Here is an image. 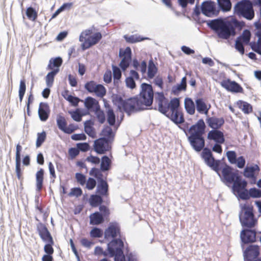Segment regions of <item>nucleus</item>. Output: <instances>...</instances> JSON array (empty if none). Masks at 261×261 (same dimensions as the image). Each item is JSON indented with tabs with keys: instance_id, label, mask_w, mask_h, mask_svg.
Wrapping results in <instances>:
<instances>
[{
	"instance_id": "69168bd1",
	"label": "nucleus",
	"mask_w": 261,
	"mask_h": 261,
	"mask_svg": "<svg viewBox=\"0 0 261 261\" xmlns=\"http://www.w3.org/2000/svg\"><path fill=\"white\" fill-rule=\"evenodd\" d=\"M79 152H86L90 149V145L87 142L78 143L76 145Z\"/></svg>"
},
{
	"instance_id": "1a4fd4ad",
	"label": "nucleus",
	"mask_w": 261,
	"mask_h": 261,
	"mask_svg": "<svg viewBox=\"0 0 261 261\" xmlns=\"http://www.w3.org/2000/svg\"><path fill=\"white\" fill-rule=\"evenodd\" d=\"M236 21L231 20H225L219 29L217 31L216 34L219 38L228 39L236 35Z\"/></svg>"
},
{
	"instance_id": "f704fd0d",
	"label": "nucleus",
	"mask_w": 261,
	"mask_h": 261,
	"mask_svg": "<svg viewBox=\"0 0 261 261\" xmlns=\"http://www.w3.org/2000/svg\"><path fill=\"white\" fill-rule=\"evenodd\" d=\"M100 170L103 172L110 170L111 168L112 162L111 161L109 156L107 155H104L102 156L100 160Z\"/></svg>"
},
{
	"instance_id": "0e129e2a",
	"label": "nucleus",
	"mask_w": 261,
	"mask_h": 261,
	"mask_svg": "<svg viewBox=\"0 0 261 261\" xmlns=\"http://www.w3.org/2000/svg\"><path fill=\"white\" fill-rule=\"evenodd\" d=\"M70 114L71 117L72 119L76 121V122H81L82 120V116L84 115H86L87 113H85L83 115L80 114L76 110L75 111H70L68 112Z\"/></svg>"
},
{
	"instance_id": "603ef678",
	"label": "nucleus",
	"mask_w": 261,
	"mask_h": 261,
	"mask_svg": "<svg viewBox=\"0 0 261 261\" xmlns=\"http://www.w3.org/2000/svg\"><path fill=\"white\" fill-rule=\"evenodd\" d=\"M94 112L98 122L100 124L104 123L106 121V115L104 111L99 109Z\"/></svg>"
},
{
	"instance_id": "37998d69",
	"label": "nucleus",
	"mask_w": 261,
	"mask_h": 261,
	"mask_svg": "<svg viewBox=\"0 0 261 261\" xmlns=\"http://www.w3.org/2000/svg\"><path fill=\"white\" fill-rule=\"evenodd\" d=\"M201 13H202L201 5H199V0H197V2H196V4L195 6V7L193 9L192 16L193 17H195L196 19H198L197 21H198L199 23H204L205 22V21L202 20H201L199 18Z\"/></svg>"
},
{
	"instance_id": "de8ad7c7",
	"label": "nucleus",
	"mask_w": 261,
	"mask_h": 261,
	"mask_svg": "<svg viewBox=\"0 0 261 261\" xmlns=\"http://www.w3.org/2000/svg\"><path fill=\"white\" fill-rule=\"evenodd\" d=\"M46 243L45 244L44 246V251L46 254H51L53 255L54 252V249L53 247V246L54 245V241L53 239H51V240L45 242Z\"/></svg>"
},
{
	"instance_id": "473e14b6",
	"label": "nucleus",
	"mask_w": 261,
	"mask_h": 261,
	"mask_svg": "<svg viewBox=\"0 0 261 261\" xmlns=\"http://www.w3.org/2000/svg\"><path fill=\"white\" fill-rule=\"evenodd\" d=\"M184 107L187 113L193 115L195 112V102L190 97H186L184 100Z\"/></svg>"
},
{
	"instance_id": "f03ea898",
	"label": "nucleus",
	"mask_w": 261,
	"mask_h": 261,
	"mask_svg": "<svg viewBox=\"0 0 261 261\" xmlns=\"http://www.w3.org/2000/svg\"><path fill=\"white\" fill-rule=\"evenodd\" d=\"M114 105L120 112H125L128 116L148 109L153 101V90L150 84L143 83L141 85L140 97H132L123 99L121 96L113 94L111 96Z\"/></svg>"
},
{
	"instance_id": "ddd939ff",
	"label": "nucleus",
	"mask_w": 261,
	"mask_h": 261,
	"mask_svg": "<svg viewBox=\"0 0 261 261\" xmlns=\"http://www.w3.org/2000/svg\"><path fill=\"white\" fill-rule=\"evenodd\" d=\"M119 57L122 58L119 66L123 71H125L132 63V51L130 47L128 46L124 49L120 48L119 51Z\"/></svg>"
},
{
	"instance_id": "8fccbe9b",
	"label": "nucleus",
	"mask_w": 261,
	"mask_h": 261,
	"mask_svg": "<svg viewBox=\"0 0 261 261\" xmlns=\"http://www.w3.org/2000/svg\"><path fill=\"white\" fill-rule=\"evenodd\" d=\"M239 37H241V40L245 44H248L251 39V32L248 29H245L243 31L241 35Z\"/></svg>"
},
{
	"instance_id": "4d7b16f0",
	"label": "nucleus",
	"mask_w": 261,
	"mask_h": 261,
	"mask_svg": "<svg viewBox=\"0 0 261 261\" xmlns=\"http://www.w3.org/2000/svg\"><path fill=\"white\" fill-rule=\"evenodd\" d=\"M195 2V0H177L178 4L183 9V12H187L186 9L188 7V5H193Z\"/></svg>"
},
{
	"instance_id": "7ed1b4c3",
	"label": "nucleus",
	"mask_w": 261,
	"mask_h": 261,
	"mask_svg": "<svg viewBox=\"0 0 261 261\" xmlns=\"http://www.w3.org/2000/svg\"><path fill=\"white\" fill-rule=\"evenodd\" d=\"M155 94L154 100L158 108H154V110H158L176 125L185 122L184 114L180 110L179 98H172L169 101L163 92H156Z\"/></svg>"
},
{
	"instance_id": "680f3d73",
	"label": "nucleus",
	"mask_w": 261,
	"mask_h": 261,
	"mask_svg": "<svg viewBox=\"0 0 261 261\" xmlns=\"http://www.w3.org/2000/svg\"><path fill=\"white\" fill-rule=\"evenodd\" d=\"M82 194L83 191L80 187H74L71 189L68 195L70 197L75 196L77 198L81 196Z\"/></svg>"
},
{
	"instance_id": "0eeeda50",
	"label": "nucleus",
	"mask_w": 261,
	"mask_h": 261,
	"mask_svg": "<svg viewBox=\"0 0 261 261\" xmlns=\"http://www.w3.org/2000/svg\"><path fill=\"white\" fill-rule=\"evenodd\" d=\"M234 13L239 17L251 20L255 16L254 11L250 0H241L233 7Z\"/></svg>"
},
{
	"instance_id": "79ce46f5",
	"label": "nucleus",
	"mask_w": 261,
	"mask_h": 261,
	"mask_svg": "<svg viewBox=\"0 0 261 261\" xmlns=\"http://www.w3.org/2000/svg\"><path fill=\"white\" fill-rule=\"evenodd\" d=\"M102 172H103L101 171L100 168L98 169L96 167H93L90 170L89 174L90 176L95 178L97 181H98L105 178Z\"/></svg>"
},
{
	"instance_id": "58836bf2",
	"label": "nucleus",
	"mask_w": 261,
	"mask_h": 261,
	"mask_svg": "<svg viewBox=\"0 0 261 261\" xmlns=\"http://www.w3.org/2000/svg\"><path fill=\"white\" fill-rule=\"evenodd\" d=\"M158 71V68L155 66L153 60L150 59L148 62L147 77L149 79L153 78Z\"/></svg>"
},
{
	"instance_id": "f8f14e48",
	"label": "nucleus",
	"mask_w": 261,
	"mask_h": 261,
	"mask_svg": "<svg viewBox=\"0 0 261 261\" xmlns=\"http://www.w3.org/2000/svg\"><path fill=\"white\" fill-rule=\"evenodd\" d=\"M123 238L121 234V229L119 224L117 222H110L108 227L104 232V238L109 241L115 238Z\"/></svg>"
},
{
	"instance_id": "dca6fc26",
	"label": "nucleus",
	"mask_w": 261,
	"mask_h": 261,
	"mask_svg": "<svg viewBox=\"0 0 261 261\" xmlns=\"http://www.w3.org/2000/svg\"><path fill=\"white\" fill-rule=\"evenodd\" d=\"M260 171L259 167L257 164L247 165L244 169L243 176L249 179L250 184H255L256 182L257 176Z\"/></svg>"
},
{
	"instance_id": "5fc2aeb1",
	"label": "nucleus",
	"mask_w": 261,
	"mask_h": 261,
	"mask_svg": "<svg viewBox=\"0 0 261 261\" xmlns=\"http://www.w3.org/2000/svg\"><path fill=\"white\" fill-rule=\"evenodd\" d=\"M234 47L241 55L244 54V47L243 42L241 40V37H238L235 40Z\"/></svg>"
},
{
	"instance_id": "f257e3e1",
	"label": "nucleus",
	"mask_w": 261,
	"mask_h": 261,
	"mask_svg": "<svg viewBox=\"0 0 261 261\" xmlns=\"http://www.w3.org/2000/svg\"><path fill=\"white\" fill-rule=\"evenodd\" d=\"M188 125L189 124L186 123L181 129L187 136L191 146L197 152L202 151L201 157L205 164L213 170L218 171L217 166L220 163V161L215 159L208 147H205V140L203 135L205 132L206 125L203 119H199L189 128Z\"/></svg>"
},
{
	"instance_id": "4c0bfd02",
	"label": "nucleus",
	"mask_w": 261,
	"mask_h": 261,
	"mask_svg": "<svg viewBox=\"0 0 261 261\" xmlns=\"http://www.w3.org/2000/svg\"><path fill=\"white\" fill-rule=\"evenodd\" d=\"M219 8L223 12H228L232 8L231 0H217Z\"/></svg>"
},
{
	"instance_id": "052dcab7",
	"label": "nucleus",
	"mask_w": 261,
	"mask_h": 261,
	"mask_svg": "<svg viewBox=\"0 0 261 261\" xmlns=\"http://www.w3.org/2000/svg\"><path fill=\"white\" fill-rule=\"evenodd\" d=\"M125 256L127 261H138L136 254L135 253L129 251L127 243L126 242Z\"/></svg>"
},
{
	"instance_id": "aec40b11",
	"label": "nucleus",
	"mask_w": 261,
	"mask_h": 261,
	"mask_svg": "<svg viewBox=\"0 0 261 261\" xmlns=\"http://www.w3.org/2000/svg\"><path fill=\"white\" fill-rule=\"evenodd\" d=\"M192 75L191 71L186 72V75L181 79L180 83L172 87L171 94L178 96L182 91H186L187 87V76L191 77Z\"/></svg>"
},
{
	"instance_id": "a19ab883",
	"label": "nucleus",
	"mask_w": 261,
	"mask_h": 261,
	"mask_svg": "<svg viewBox=\"0 0 261 261\" xmlns=\"http://www.w3.org/2000/svg\"><path fill=\"white\" fill-rule=\"evenodd\" d=\"M107 120L110 126H114L116 123V115L113 109L107 110L106 112Z\"/></svg>"
},
{
	"instance_id": "ea45409f",
	"label": "nucleus",
	"mask_w": 261,
	"mask_h": 261,
	"mask_svg": "<svg viewBox=\"0 0 261 261\" xmlns=\"http://www.w3.org/2000/svg\"><path fill=\"white\" fill-rule=\"evenodd\" d=\"M237 105L245 114H249L252 111V106L246 101L239 100L237 102Z\"/></svg>"
},
{
	"instance_id": "5701e85b",
	"label": "nucleus",
	"mask_w": 261,
	"mask_h": 261,
	"mask_svg": "<svg viewBox=\"0 0 261 261\" xmlns=\"http://www.w3.org/2000/svg\"><path fill=\"white\" fill-rule=\"evenodd\" d=\"M109 186L107 181V176L105 178L97 181L95 193L107 198L109 196Z\"/></svg>"
},
{
	"instance_id": "9b49d317",
	"label": "nucleus",
	"mask_w": 261,
	"mask_h": 261,
	"mask_svg": "<svg viewBox=\"0 0 261 261\" xmlns=\"http://www.w3.org/2000/svg\"><path fill=\"white\" fill-rule=\"evenodd\" d=\"M255 227V226L242 227L243 229L240 232L241 247L242 249H244L245 245L254 243L257 241L256 231L254 229Z\"/></svg>"
},
{
	"instance_id": "e2e57ef3",
	"label": "nucleus",
	"mask_w": 261,
	"mask_h": 261,
	"mask_svg": "<svg viewBox=\"0 0 261 261\" xmlns=\"http://www.w3.org/2000/svg\"><path fill=\"white\" fill-rule=\"evenodd\" d=\"M97 180L95 178L90 177L86 182V187L89 190H93L96 186Z\"/></svg>"
},
{
	"instance_id": "72a5a7b5",
	"label": "nucleus",
	"mask_w": 261,
	"mask_h": 261,
	"mask_svg": "<svg viewBox=\"0 0 261 261\" xmlns=\"http://www.w3.org/2000/svg\"><path fill=\"white\" fill-rule=\"evenodd\" d=\"M100 135L105 137L108 141L113 142L115 138V133L113 132L112 128L108 125L104 126L101 130Z\"/></svg>"
},
{
	"instance_id": "6e6552de",
	"label": "nucleus",
	"mask_w": 261,
	"mask_h": 261,
	"mask_svg": "<svg viewBox=\"0 0 261 261\" xmlns=\"http://www.w3.org/2000/svg\"><path fill=\"white\" fill-rule=\"evenodd\" d=\"M63 63L62 58L60 57L51 58L47 67V70H50L45 76L46 84L47 87H52L56 75L60 71V67Z\"/></svg>"
},
{
	"instance_id": "7c9ffc66",
	"label": "nucleus",
	"mask_w": 261,
	"mask_h": 261,
	"mask_svg": "<svg viewBox=\"0 0 261 261\" xmlns=\"http://www.w3.org/2000/svg\"><path fill=\"white\" fill-rule=\"evenodd\" d=\"M225 20V19L223 18L219 17L213 20L205 21V22H206L207 26L213 30L216 34L217 31L219 29Z\"/></svg>"
},
{
	"instance_id": "bb28decb",
	"label": "nucleus",
	"mask_w": 261,
	"mask_h": 261,
	"mask_svg": "<svg viewBox=\"0 0 261 261\" xmlns=\"http://www.w3.org/2000/svg\"><path fill=\"white\" fill-rule=\"evenodd\" d=\"M84 106L87 110L94 112L100 109L98 101L94 98L88 96L85 100Z\"/></svg>"
},
{
	"instance_id": "a18cd8bd",
	"label": "nucleus",
	"mask_w": 261,
	"mask_h": 261,
	"mask_svg": "<svg viewBox=\"0 0 261 261\" xmlns=\"http://www.w3.org/2000/svg\"><path fill=\"white\" fill-rule=\"evenodd\" d=\"M26 91V83L24 79H22L20 81L18 96L20 102H22Z\"/></svg>"
},
{
	"instance_id": "864d4df0",
	"label": "nucleus",
	"mask_w": 261,
	"mask_h": 261,
	"mask_svg": "<svg viewBox=\"0 0 261 261\" xmlns=\"http://www.w3.org/2000/svg\"><path fill=\"white\" fill-rule=\"evenodd\" d=\"M97 85L94 81H90L85 83L84 88L89 93H92L95 91Z\"/></svg>"
},
{
	"instance_id": "13d9d810",
	"label": "nucleus",
	"mask_w": 261,
	"mask_h": 261,
	"mask_svg": "<svg viewBox=\"0 0 261 261\" xmlns=\"http://www.w3.org/2000/svg\"><path fill=\"white\" fill-rule=\"evenodd\" d=\"M98 207L99 210V211H98V213H100V215L107 220L110 214L109 209L107 206L103 204Z\"/></svg>"
},
{
	"instance_id": "4468645a",
	"label": "nucleus",
	"mask_w": 261,
	"mask_h": 261,
	"mask_svg": "<svg viewBox=\"0 0 261 261\" xmlns=\"http://www.w3.org/2000/svg\"><path fill=\"white\" fill-rule=\"evenodd\" d=\"M202 14L208 17L217 16L219 13L216 4L211 0H207L201 4Z\"/></svg>"
},
{
	"instance_id": "39448f33",
	"label": "nucleus",
	"mask_w": 261,
	"mask_h": 261,
	"mask_svg": "<svg viewBox=\"0 0 261 261\" xmlns=\"http://www.w3.org/2000/svg\"><path fill=\"white\" fill-rule=\"evenodd\" d=\"M240 206L239 217L242 226H256L257 219L254 214L253 206L248 204H241Z\"/></svg>"
},
{
	"instance_id": "338daca9",
	"label": "nucleus",
	"mask_w": 261,
	"mask_h": 261,
	"mask_svg": "<svg viewBox=\"0 0 261 261\" xmlns=\"http://www.w3.org/2000/svg\"><path fill=\"white\" fill-rule=\"evenodd\" d=\"M84 131L90 137L94 139L96 137V134L95 128L92 126H85Z\"/></svg>"
},
{
	"instance_id": "c85d7f7f",
	"label": "nucleus",
	"mask_w": 261,
	"mask_h": 261,
	"mask_svg": "<svg viewBox=\"0 0 261 261\" xmlns=\"http://www.w3.org/2000/svg\"><path fill=\"white\" fill-rule=\"evenodd\" d=\"M89 223L92 225H98L104 223L107 220L103 218L98 211L92 213L89 216Z\"/></svg>"
},
{
	"instance_id": "2f4dec72",
	"label": "nucleus",
	"mask_w": 261,
	"mask_h": 261,
	"mask_svg": "<svg viewBox=\"0 0 261 261\" xmlns=\"http://www.w3.org/2000/svg\"><path fill=\"white\" fill-rule=\"evenodd\" d=\"M112 68L113 75V84L115 87L118 88L122 76V70L117 66L114 64H112Z\"/></svg>"
},
{
	"instance_id": "6ab92c4d",
	"label": "nucleus",
	"mask_w": 261,
	"mask_h": 261,
	"mask_svg": "<svg viewBox=\"0 0 261 261\" xmlns=\"http://www.w3.org/2000/svg\"><path fill=\"white\" fill-rule=\"evenodd\" d=\"M102 36L100 32H95L85 39L82 43L81 48L83 50H85L96 45L102 39Z\"/></svg>"
},
{
	"instance_id": "bf43d9fd",
	"label": "nucleus",
	"mask_w": 261,
	"mask_h": 261,
	"mask_svg": "<svg viewBox=\"0 0 261 261\" xmlns=\"http://www.w3.org/2000/svg\"><path fill=\"white\" fill-rule=\"evenodd\" d=\"M250 47L253 51L261 55V39H258L256 43L251 42Z\"/></svg>"
},
{
	"instance_id": "2eb2a0df",
	"label": "nucleus",
	"mask_w": 261,
	"mask_h": 261,
	"mask_svg": "<svg viewBox=\"0 0 261 261\" xmlns=\"http://www.w3.org/2000/svg\"><path fill=\"white\" fill-rule=\"evenodd\" d=\"M106 139L105 137H100L94 142V150L98 154H105L111 149V144L112 142Z\"/></svg>"
},
{
	"instance_id": "cd10ccee",
	"label": "nucleus",
	"mask_w": 261,
	"mask_h": 261,
	"mask_svg": "<svg viewBox=\"0 0 261 261\" xmlns=\"http://www.w3.org/2000/svg\"><path fill=\"white\" fill-rule=\"evenodd\" d=\"M105 198L103 196L95 193L90 195L89 203L92 207H96L102 205L105 202Z\"/></svg>"
},
{
	"instance_id": "20e7f679",
	"label": "nucleus",
	"mask_w": 261,
	"mask_h": 261,
	"mask_svg": "<svg viewBox=\"0 0 261 261\" xmlns=\"http://www.w3.org/2000/svg\"><path fill=\"white\" fill-rule=\"evenodd\" d=\"M248 181L241 177L238 178L231 186L232 193L237 199L247 201L252 198H259L261 197V190L255 187L247 189Z\"/></svg>"
},
{
	"instance_id": "c03bdc74",
	"label": "nucleus",
	"mask_w": 261,
	"mask_h": 261,
	"mask_svg": "<svg viewBox=\"0 0 261 261\" xmlns=\"http://www.w3.org/2000/svg\"><path fill=\"white\" fill-rule=\"evenodd\" d=\"M25 14L28 19L33 21H35L37 19L38 12L32 6L29 7L27 9Z\"/></svg>"
},
{
	"instance_id": "3c124183",
	"label": "nucleus",
	"mask_w": 261,
	"mask_h": 261,
	"mask_svg": "<svg viewBox=\"0 0 261 261\" xmlns=\"http://www.w3.org/2000/svg\"><path fill=\"white\" fill-rule=\"evenodd\" d=\"M94 93L98 97H102L106 94L107 90L106 88L101 84H97Z\"/></svg>"
},
{
	"instance_id": "49530a36",
	"label": "nucleus",
	"mask_w": 261,
	"mask_h": 261,
	"mask_svg": "<svg viewBox=\"0 0 261 261\" xmlns=\"http://www.w3.org/2000/svg\"><path fill=\"white\" fill-rule=\"evenodd\" d=\"M46 138V133L43 130L41 133H37V138L36 142V146L37 148L40 147L44 142Z\"/></svg>"
},
{
	"instance_id": "f3484780",
	"label": "nucleus",
	"mask_w": 261,
	"mask_h": 261,
	"mask_svg": "<svg viewBox=\"0 0 261 261\" xmlns=\"http://www.w3.org/2000/svg\"><path fill=\"white\" fill-rule=\"evenodd\" d=\"M220 85L227 91L232 93H243V89L240 84L235 81H231L229 79L223 80Z\"/></svg>"
},
{
	"instance_id": "a211bd4d",
	"label": "nucleus",
	"mask_w": 261,
	"mask_h": 261,
	"mask_svg": "<svg viewBox=\"0 0 261 261\" xmlns=\"http://www.w3.org/2000/svg\"><path fill=\"white\" fill-rule=\"evenodd\" d=\"M243 250L244 261H251L256 259L259 255V247L256 245H250Z\"/></svg>"
},
{
	"instance_id": "09e8293b",
	"label": "nucleus",
	"mask_w": 261,
	"mask_h": 261,
	"mask_svg": "<svg viewBox=\"0 0 261 261\" xmlns=\"http://www.w3.org/2000/svg\"><path fill=\"white\" fill-rule=\"evenodd\" d=\"M104 235L103 230L98 227H93L90 232V235L92 238H99Z\"/></svg>"
},
{
	"instance_id": "9d476101",
	"label": "nucleus",
	"mask_w": 261,
	"mask_h": 261,
	"mask_svg": "<svg viewBox=\"0 0 261 261\" xmlns=\"http://www.w3.org/2000/svg\"><path fill=\"white\" fill-rule=\"evenodd\" d=\"M124 241L125 238H115L109 241L107 244V252L109 258L113 257L116 255H122L125 247Z\"/></svg>"
},
{
	"instance_id": "423d86ee",
	"label": "nucleus",
	"mask_w": 261,
	"mask_h": 261,
	"mask_svg": "<svg viewBox=\"0 0 261 261\" xmlns=\"http://www.w3.org/2000/svg\"><path fill=\"white\" fill-rule=\"evenodd\" d=\"M219 160L220 161V163L217 166L218 171L217 172L215 171L220 177L222 181L226 186H229L231 184L233 185L238 178L240 177L243 178L241 175L238 174L237 172L239 171L238 170L236 169L235 171H233V168L227 164H225L221 168L220 167L221 161Z\"/></svg>"
},
{
	"instance_id": "774afa93",
	"label": "nucleus",
	"mask_w": 261,
	"mask_h": 261,
	"mask_svg": "<svg viewBox=\"0 0 261 261\" xmlns=\"http://www.w3.org/2000/svg\"><path fill=\"white\" fill-rule=\"evenodd\" d=\"M75 179L77 182L81 186L85 185L86 182V177L82 173H76L75 175Z\"/></svg>"
},
{
	"instance_id": "412c9836",
	"label": "nucleus",
	"mask_w": 261,
	"mask_h": 261,
	"mask_svg": "<svg viewBox=\"0 0 261 261\" xmlns=\"http://www.w3.org/2000/svg\"><path fill=\"white\" fill-rule=\"evenodd\" d=\"M207 139L215 143H225V138L223 133L219 129H212L207 135Z\"/></svg>"
},
{
	"instance_id": "b1692460",
	"label": "nucleus",
	"mask_w": 261,
	"mask_h": 261,
	"mask_svg": "<svg viewBox=\"0 0 261 261\" xmlns=\"http://www.w3.org/2000/svg\"><path fill=\"white\" fill-rule=\"evenodd\" d=\"M205 121L208 126L212 129H219L225 123L223 117L217 118L215 116H207Z\"/></svg>"
},
{
	"instance_id": "4be33fe9",
	"label": "nucleus",
	"mask_w": 261,
	"mask_h": 261,
	"mask_svg": "<svg viewBox=\"0 0 261 261\" xmlns=\"http://www.w3.org/2000/svg\"><path fill=\"white\" fill-rule=\"evenodd\" d=\"M37 231L43 242H46L53 239V237L46 225L42 222H39L36 225Z\"/></svg>"
},
{
	"instance_id": "e433bc0d",
	"label": "nucleus",
	"mask_w": 261,
	"mask_h": 261,
	"mask_svg": "<svg viewBox=\"0 0 261 261\" xmlns=\"http://www.w3.org/2000/svg\"><path fill=\"white\" fill-rule=\"evenodd\" d=\"M56 122L58 128L64 133L67 126V122L65 118L63 116L58 114L57 116Z\"/></svg>"
},
{
	"instance_id": "393cba45",
	"label": "nucleus",
	"mask_w": 261,
	"mask_h": 261,
	"mask_svg": "<svg viewBox=\"0 0 261 261\" xmlns=\"http://www.w3.org/2000/svg\"><path fill=\"white\" fill-rule=\"evenodd\" d=\"M40 120L45 122L48 118L50 114V109L47 103L41 102L38 111Z\"/></svg>"
},
{
	"instance_id": "c9c22d12",
	"label": "nucleus",
	"mask_w": 261,
	"mask_h": 261,
	"mask_svg": "<svg viewBox=\"0 0 261 261\" xmlns=\"http://www.w3.org/2000/svg\"><path fill=\"white\" fill-rule=\"evenodd\" d=\"M123 38L126 42L129 43H135L149 39L147 37H144L140 36H137L136 35L129 36L128 35H124Z\"/></svg>"
},
{
	"instance_id": "a878e982",
	"label": "nucleus",
	"mask_w": 261,
	"mask_h": 261,
	"mask_svg": "<svg viewBox=\"0 0 261 261\" xmlns=\"http://www.w3.org/2000/svg\"><path fill=\"white\" fill-rule=\"evenodd\" d=\"M195 107L197 112L202 114L207 115L211 105L207 107L202 98H197L195 100Z\"/></svg>"
},
{
	"instance_id": "c756f323",
	"label": "nucleus",
	"mask_w": 261,
	"mask_h": 261,
	"mask_svg": "<svg viewBox=\"0 0 261 261\" xmlns=\"http://www.w3.org/2000/svg\"><path fill=\"white\" fill-rule=\"evenodd\" d=\"M44 173V170L43 168H40L35 174L36 181V190L37 192H40L43 187Z\"/></svg>"
},
{
	"instance_id": "6e6d98bb",
	"label": "nucleus",
	"mask_w": 261,
	"mask_h": 261,
	"mask_svg": "<svg viewBox=\"0 0 261 261\" xmlns=\"http://www.w3.org/2000/svg\"><path fill=\"white\" fill-rule=\"evenodd\" d=\"M226 155L227 158L228 162L230 164H236L237 162V153L235 151L229 150L226 152Z\"/></svg>"
}]
</instances>
